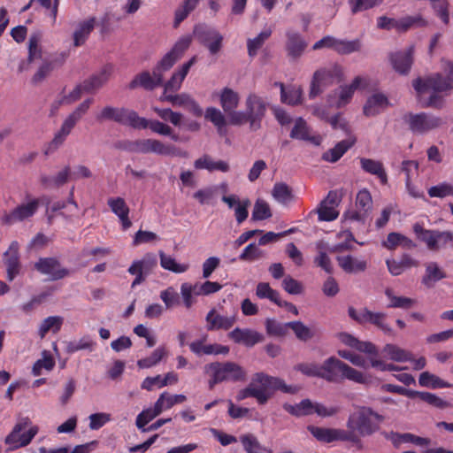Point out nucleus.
I'll list each match as a JSON object with an SVG mask.
<instances>
[{
    "label": "nucleus",
    "mask_w": 453,
    "mask_h": 453,
    "mask_svg": "<svg viewBox=\"0 0 453 453\" xmlns=\"http://www.w3.org/2000/svg\"><path fill=\"white\" fill-rule=\"evenodd\" d=\"M384 417L369 407H360L347 420L348 430L309 426L307 429L319 441H349L357 443L360 437L371 436L380 430Z\"/></svg>",
    "instance_id": "f257e3e1"
},
{
    "label": "nucleus",
    "mask_w": 453,
    "mask_h": 453,
    "mask_svg": "<svg viewBox=\"0 0 453 453\" xmlns=\"http://www.w3.org/2000/svg\"><path fill=\"white\" fill-rule=\"evenodd\" d=\"M413 88L419 96L431 93L425 106L441 108L444 100L439 94L448 95L453 88V81L449 75L444 77L441 73H434L426 79L418 78L413 81Z\"/></svg>",
    "instance_id": "f03ea898"
},
{
    "label": "nucleus",
    "mask_w": 453,
    "mask_h": 453,
    "mask_svg": "<svg viewBox=\"0 0 453 453\" xmlns=\"http://www.w3.org/2000/svg\"><path fill=\"white\" fill-rule=\"evenodd\" d=\"M249 384L257 392V396L254 398L261 405L265 404L276 390L288 394H296L299 390L298 387L287 385L283 380L264 372L255 373Z\"/></svg>",
    "instance_id": "7ed1b4c3"
},
{
    "label": "nucleus",
    "mask_w": 453,
    "mask_h": 453,
    "mask_svg": "<svg viewBox=\"0 0 453 453\" xmlns=\"http://www.w3.org/2000/svg\"><path fill=\"white\" fill-rule=\"evenodd\" d=\"M210 375L208 386L212 389L215 385L224 381H242L246 379V372L239 365L233 362L211 363L204 367Z\"/></svg>",
    "instance_id": "20e7f679"
},
{
    "label": "nucleus",
    "mask_w": 453,
    "mask_h": 453,
    "mask_svg": "<svg viewBox=\"0 0 453 453\" xmlns=\"http://www.w3.org/2000/svg\"><path fill=\"white\" fill-rule=\"evenodd\" d=\"M38 433V426L34 425L28 417H21L5 437L4 443L9 446L8 450L24 448L31 443Z\"/></svg>",
    "instance_id": "39448f33"
},
{
    "label": "nucleus",
    "mask_w": 453,
    "mask_h": 453,
    "mask_svg": "<svg viewBox=\"0 0 453 453\" xmlns=\"http://www.w3.org/2000/svg\"><path fill=\"white\" fill-rule=\"evenodd\" d=\"M342 77V68L337 64H332L327 66L319 68L312 75L310 83L309 97L311 99L316 98L327 88L335 82L340 81Z\"/></svg>",
    "instance_id": "423d86ee"
},
{
    "label": "nucleus",
    "mask_w": 453,
    "mask_h": 453,
    "mask_svg": "<svg viewBox=\"0 0 453 453\" xmlns=\"http://www.w3.org/2000/svg\"><path fill=\"white\" fill-rule=\"evenodd\" d=\"M127 150L135 153H154L165 157H183L188 156L187 152L179 150L171 143H165L157 139H142L129 142Z\"/></svg>",
    "instance_id": "0eeeda50"
},
{
    "label": "nucleus",
    "mask_w": 453,
    "mask_h": 453,
    "mask_svg": "<svg viewBox=\"0 0 453 453\" xmlns=\"http://www.w3.org/2000/svg\"><path fill=\"white\" fill-rule=\"evenodd\" d=\"M403 119L410 130L417 134H426L439 127L442 123L439 117L426 112L408 113Z\"/></svg>",
    "instance_id": "6e6552de"
},
{
    "label": "nucleus",
    "mask_w": 453,
    "mask_h": 453,
    "mask_svg": "<svg viewBox=\"0 0 453 453\" xmlns=\"http://www.w3.org/2000/svg\"><path fill=\"white\" fill-rule=\"evenodd\" d=\"M191 41L189 35L181 36L171 50L163 56L154 69L164 78L165 73L169 71L188 49Z\"/></svg>",
    "instance_id": "1a4fd4ad"
},
{
    "label": "nucleus",
    "mask_w": 453,
    "mask_h": 453,
    "mask_svg": "<svg viewBox=\"0 0 453 453\" xmlns=\"http://www.w3.org/2000/svg\"><path fill=\"white\" fill-rule=\"evenodd\" d=\"M194 35L211 55H216L222 48L223 35L215 28L198 25L194 29Z\"/></svg>",
    "instance_id": "9d476101"
},
{
    "label": "nucleus",
    "mask_w": 453,
    "mask_h": 453,
    "mask_svg": "<svg viewBox=\"0 0 453 453\" xmlns=\"http://www.w3.org/2000/svg\"><path fill=\"white\" fill-rule=\"evenodd\" d=\"M138 117L136 111L127 108L105 106L102 109L97 119L100 120H112L135 129Z\"/></svg>",
    "instance_id": "9b49d317"
},
{
    "label": "nucleus",
    "mask_w": 453,
    "mask_h": 453,
    "mask_svg": "<svg viewBox=\"0 0 453 453\" xmlns=\"http://www.w3.org/2000/svg\"><path fill=\"white\" fill-rule=\"evenodd\" d=\"M245 105L250 115L251 128L257 129L266 111V101L258 95L250 93L246 98Z\"/></svg>",
    "instance_id": "f8f14e48"
},
{
    "label": "nucleus",
    "mask_w": 453,
    "mask_h": 453,
    "mask_svg": "<svg viewBox=\"0 0 453 453\" xmlns=\"http://www.w3.org/2000/svg\"><path fill=\"white\" fill-rule=\"evenodd\" d=\"M364 79L360 76L356 77L349 85L342 86L338 90L334 91L327 96L329 105L341 108L348 104L355 91L360 87Z\"/></svg>",
    "instance_id": "ddd939ff"
},
{
    "label": "nucleus",
    "mask_w": 453,
    "mask_h": 453,
    "mask_svg": "<svg viewBox=\"0 0 453 453\" xmlns=\"http://www.w3.org/2000/svg\"><path fill=\"white\" fill-rule=\"evenodd\" d=\"M35 268L43 275H47L50 280H61L69 275L68 269L63 267L59 261L54 257L40 258Z\"/></svg>",
    "instance_id": "4468645a"
},
{
    "label": "nucleus",
    "mask_w": 453,
    "mask_h": 453,
    "mask_svg": "<svg viewBox=\"0 0 453 453\" xmlns=\"http://www.w3.org/2000/svg\"><path fill=\"white\" fill-rule=\"evenodd\" d=\"M39 201L33 199L26 203H22L8 213H4L2 221L7 225H12L32 217L37 211Z\"/></svg>",
    "instance_id": "2eb2a0df"
},
{
    "label": "nucleus",
    "mask_w": 453,
    "mask_h": 453,
    "mask_svg": "<svg viewBox=\"0 0 453 453\" xmlns=\"http://www.w3.org/2000/svg\"><path fill=\"white\" fill-rule=\"evenodd\" d=\"M196 57L191 58L188 62L180 66L171 76L170 80L164 84L162 95H172L179 91L182 82L189 72L191 66L196 63Z\"/></svg>",
    "instance_id": "dca6fc26"
},
{
    "label": "nucleus",
    "mask_w": 453,
    "mask_h": 453,
    "mask_svg": "<svg viewBox=\"0 0 453 453\" xmlns=\"http://www.w3.org/2000/svg\"><path fill=\"white\" fill-rule=\"evenodd\" d=\"M236 315H222L216 309H211L205 317L208 331L228 330L236 322Z\"/></svg>",
    "instance_id": "f3484780"
},
{
    "label": "nucleus",
    "mask_w": 453,
    "mask_h": 453,
    "mask_svg": "<svg viewBox=\"0 0 453 453\" xmlns=\"http://www.w3.org/2000/svg\"><path fill=\"white\" fill-rule=\"evenodd\" d=\"M19 243L14 241L4 253L3 261L6 267L7 279L10 281H12L19 273Z\"/></svg>",
    "instance_id": "a211bd4d"
},
{
    "label": "nucleus",
    "mask_w": 453,
    "mask_h": 453,
    "mask_svg": "<svg viewBox=\"0 0 453 453\" xmlns=\"http://www.w3.org/2000/svg\"><path fill=\"white\" fill-rule=\"evenodd\" d=\"M228 337L235 343L246 347H253L255 344L263 342L264 336L260 333L250 329L236 327L228 334Z\"/></svg>",
    "instance_id": "6ab92c4d"
},
{
    "label": "nucleus",
    "mask_w": 453,
    "mask_h": 453,
    "mask_svg": "<svg viewBox=\"0 0 453 453\" xmlns=\"http://www.w3.org/2000/svg\"><path fill=\"white\" fill-rule=\"evenodd\" d=\"M413 46H410L405 50L392 53L390 56V61L393 68L401 74L408 73L413 62Z\"/></svg>",
    "instance_id": "aec40b11"
},
{
    "label": "nucleus",
    "mask_w": 453,
    "mask_h": 453,
    "mask_svg": "<svg viewBox=\"0 0 453 453\" xmlns=\"http://www.w3.org/2000/svg\"><path fill=\"white\" fill-rule=\"evenodd\" d=\"M150 128L151 132L159 135L169 136L173 141H178L179 137L173 134V128L159 120L147 119L143 117H138L135 129Z\"/></svg>",
    "instance_id": "412c9836"
},
{
    "label": "nucleus",
    "mask_w": 453,
    "mask_h": 453,
    "mask_svg": "<svg viewBox=\"0 0 453 453\" xmlns=\"http://www.w3.org/2000/svg\"><path fill=\"white\" fill-rule=\"evenodd\" d=\"M164 78L155 69L152 73L150 72H142L137 74L129 83V88L134 89L138 87L146 90H153L155 88L163 83Z\"/></svg>",
    "instance_id": "4be33fe9"
},
{
    "label": "nucleus",
    "mask_w": 453,
    "mask_h": 453,
    "mask_svg": "<svg viewBox=\"0 0 453 453\" xmlns=\"http://www.w3.org/2000/svg\"><path fill=\"white\" fill-rule=\"evenodd\" d=\"M206 337L192 342L189 344L190 350L196 356L203 355H226L229 352L227 346L220 344H206Z\"/></svg>",
    "instance_id": "5701e85b"
},
{
    "label": "nucleus",
    "mask_w": 453,
    "mask_h": 453,
    "mask_svg": "<svg viewBox=\"0 0 453 453\" xmlns=\"http://www.w3.org/2000/svg\"><path fill=\"white\" fill-rule=\"evenodd\" d=\"M359 163L361 169L365 173L376 176L383 185L388 183V174L381 161L368 157H359Z\"/></svg>",
    "instance_id": "b1692460"
},
{
    "label": "nucleus",
    "mask_w": 453,
    "mask_h": 453,
    "mask_svg": "<svg viewBox=\"0 0 453 453\" xmlns=\"http://www.w3.org/2000/svg\"><path fill=\"white\" fill-rule=\"evenodd\" d=\"M197 170H207L209 172L227 173L230 170L228 162L225 160H214L210 155L204 154L194 162Z\"/></svg>",
    "instance_id": "393cba45"
},
{
    "label": "nucleus",
    "mask_w": 453,
    "mask_h": 453,
    "mask_svg": "<svg viewBox=\"0 0 453 453\" xmlns=\"http://www.w3.org/2000/svg\"><path fill=\"white\" fill-rule=\"evenodd\" d=\"M385 437L389 440L396 448L400 447V445L403 443H412L421 447H425L430 444L429 439L419 437L411 433L399 434L390 432L386 434Z\"/></svg>",
    "instance_id": "a878e982"
},
{
    "label": "nucleus",
    "mask_w": 453,
    "mask_h": 453,
    "mask_svg": "<svg viewBox=\"0 0 453 453\" xmlns=\"http://www.w3.org/2000/svg\"><path fill=\"white\" fill-rule=\"evenodd\" d=\"M342 365L343 362L334 357L326 359L321 365V379L328 382L338 381L341 377Z\"/></svg>",
    "instance_id": "bb28decb"
},
{
    "label": "nucleus",
    "mask_w": 453,
    "mask_h": 453,
    "mask_svg": "<svg viewBox=\"0 0 453 453\" xmlns=\"http://www.w3.org/2000/svg\"><path fill=\"white\" fill-rule=\"evenodd\" d=\"M108 205L111 211L119 218L123 230L128 229L132 222L129 219V208L125 200L121 197H111L108 199Z\"/></svg>",
    "instance_id": "cd10ccee"
},
{
    "label": "nucleus",
    "mask_w": 453,
    "mask_h": 453,
    "mask_svg": "<svg viewBox=\"0 0 453 453\" xmlns=\"http://www.w3.org/2000/svg\"><path fill=\"white\" fill-rule=\"evenodd\" d=\"M341 342L367 355H376L377 348L371 342H361L348 333H342L338 336Z\"/></svg>",
    "instance_id": "c85d7f7f"
},
{
    "label": "nucleus",
    "mask_w": 453,
    "mask_h": 453,
    "mask_svg": "<svg viewBox=\"0 0 453 453\" xmlns=\"http://www.w3.org/2000/svg\"><path fill=\"white\" fill-rule=\"evenodd\" d=\"M356 137L350 135L347 139L339 142L334 148L323 154V160L330 163L338 161L356 143Z\"/></svg>",
    "instance_id": "c756f323"
},
{
    "label": "nucleus",
    "mask_w": 453,
    "mask_h": 453,
    "mask_svg": "<svg viewBox=\"0 0 453 453\" xmlns=\"http://www.w3.org/2000/svg\"><path fill=\"white\" fill-rule=\"evenodd\" d=\"M290 137L297 140L309 141L317 146H319L321 142L320 136L310 134V129L305 120L302 118L296 119L294 127L290 133Z\"/></svg>",
    "instance_id": "7c9ffc66"
},
{
    "label": "nucleus",
    "mask_w": 453,
    "mask_h": 453,
    "mask_svg": "<svg viewBox=\"0 0 453 453\" xmlns=\"http://www.w3.org/2000/svg\"><path fill=\"white\" fill-rule=\"evenodd\" d=\"M336 260L339 266L347 273H362L367 268V263L365 260L359 259L351 255L338 256Z\"/></svg>",
    "instance_id": "2f4dec72"
},
{
    "label": "nucleus",
    "mask_w": 453,
    "mask_h": 453,
    "mask_svg": "<svg viewBox=\"0 0 453 453\" xmlns=\"http://www.w3.org/2000/svg\"><path fill=\"white\" fill-rule=\"evenodd\" d=\"M388 105L387 96L381 93H375L368 97L364 106V113L366 116H374L384 111Z\"/></svg>",
    "instance_id": "473e14b6"
},
{
    "label": "nucleus",
    "mask_w": 453,
    "mask_h": 453,
    "mask_svg": "<svg viewBox=\"0 0 453 453\" xmlns=\"http://www.w3.org/2000/svg\"><path fill=\"white\" fill-rule=\"evenodd\" d=\"M96 25V19L95 17H90L78 24L73 33V44L75 47L85 43Z\"/></svg>",
    "instance_id": "72a5a7b5"
},
{
    "label": "nucleus",
    "mask_w": 453,
    "mask_h": 453,
    "mask_svg": "<svg viewBox=\"0 0 453 453\" xmlns=\"http://www.w3.org/2000/svg\"><path fill=\"white\" fill-rule=\"evenodd\" d=\"M178 381V375L173 372L165 374V377L157 375L155 377H147L142 381L141 387L142 389L150 391L154 387L158 388H164L167 385L175 384Z\"/></svg>",
    "instance_id": "f704fd0d"
},
{
    "label": "nucleus",
    "mask_w": 453,
    "mask_h": 453,
    "mask_svg": "<svg viewBox=\"0 0 453 453\" xmlns=\"http://www.w3.org/2000/svg\"><path fill=\"white\" fill-rule=\"evenodd\" d=\"M111 68L110 66L104 67L99 73L92 75L83 81V89L86 93H91L100 88L107 82L110 78Z\"/></svg>",
    "instance_id": "c9c22d12"
},
{
    "label": "nucleus",
    "mask_w": 453,
    "mask_h": 453,
    "mask_svg": "<svg viewBox=\"0 0 453 453\" xmlns=\"http://www.w3.org/2000/svg\"><path fill=\"white\" fill-rule=\"evenodd\" d=\"M287 50L293 58H299L304 51L307 43L302 35L295 31L287 32Z\"/></svg>",
    "instance_id": "e433bc0d"
},
{
    "label": "nucleus",
    "mask_w": 453,
    "mask_h": 453,
    "mask_svg": "<svg viewBox=\"0 0 453 453\" xmlns=\"http://www.w3.org/2000/svg\"><path fill=\"white\" fill-rule=\"evenodd\" d=\"M275 86L280 88V99L284 104L296 105L301 104L303 96V89L300 87L292 86L285 88L281 82H275Z\"/></svg>",
    "instance_id": "4c0bfd02"
},
{
    "label": "nucleus",
    "mask_w": 453,
    "mask_h": 453,
    "mask_svg": "<svg viewBox=\"0 0 453 453\" xmlns=\"http://www.w3.org/2000/svg\"><path fill=\"white\" fill-rule=\"evenodd\" d=\"M204 118L215 126L220 136L226 135V119L225 115L219 109L208 107L205 111Z\"/></svg>",
    "instance_id": "58836bf2"
},
{
    "label": "nucleus",
    "mask_w": 453,
    "mask_h": 453,
    "mask_svg": "<svg viewBox=\"0 0 453 453\" xmlns=\"http://www.w3.org/2000/svg\"><path fill=\"white\" fill-rule=\"evenodd\" d=\"M382 353L387 358L395 362H406L407 360H412L411 352L392 343L386 344L383 347Z\"/></svg>",
    "instance_id": "ea45409f"
},
{
    "label": "nucleus",
    "mask_w": 453,
    "mask_h": 453,
    "mask_svg": "<svg viewBox=\"0 0 453 453\" xmlns=\"http://www.w3.org/2000/svg\"><path fill=\"white\" fill-rule=\"evenodd\" d=\"M336 238L339 240V242L328 249L330 252L341 253L354 250L353 242H355L356 240L353 234L350 231H341L337 234Z\"/></svg>",
    "instance_id": "a19ab883"
},
{
    "label": "nucleus",
    "mask_w": 453,
    "mask_h": 453,
    "mask_svg": "<svg viewBox=\"0 0 453 453\" xmlns=\"http://www.w3.org/2000/svg\"><path fill=\"white\" fill-rule=\"evenodd\" d=\"M239 441L242 442L246 453H272V450L263 446L252 434L241 435Z\"/></svg>",
    "instance_id": "79ce46f5"
},
{
    "label": "nucleus",
    "mask_w": 453,
    "mask_h": 453,
    "mask_svg": "<svg viewBox=\"0 0 453 453\" xmlns=\"http://www.w3.org/2000/svg\"><path fill=\"white\" fill-rule=\"evenodd\" d=\"M446 278V273L435 262H430L426 265V274L422 279V283L427 287H432L434 282H437Z\"/></svg>",
    "instance_id": "37998d69"
},
{
    "label": "nucleus",
    "mask_w": 453,
    "mask_h": 453,
    "mask_svg": "<svg viewBox=\"0 0 453 453\" xmlns=\"http://www.w3.org/2000/svg\"><path fill=\"white\" fill-rule=\"evenodd\" d=\"M220 105L225 112L235 110L239 104V95L229 88H225L219 95Z\"/></svg>",
    "instance_id": "c03bdc74"
},
{
    "label": "nucleus",
    "mask_w": 453,
    "mask_h": 453,
    "mask_svg": "<svg viewBox=\"0 0 453 453\" xmlns=\"http://www.w3.org/2000/svg\"><path fill=\"white\" fill-rule=\"evenodd\" d=\"M64 323V318L61 316H50L44 319L39 326L38 334L41 339L44 338L46 334L52 331L58 333Z\"/></svg>",
    "instance_id": "a18cd8bd"
},
{
    "label": "nucleus",
    "mask_w": 453,
    "mask_h": 453,
    "mask_svg": "<svg viewBox=\"0 0 453 453\" xmlns=\"http://www.w3.org/2000/svg\"><path fill=\"white\" fill-rule=\"evenodd\" d=\"M418 384L424 388H448L451 387V384L441 380L437 375L433 374L429 372H423L420 373L418 378Z\"/></svg>",
    "instance_id": "49530a36"
},
{
    "label": "nucleus",
    "mask_w": 453,
    "mask_h": 453,
    "mask_svg": "<svg viewBox=\"0 0 453 453\" xmlns=\"http://www.w3.org/2000/svg\"><path fill=\"white\" fill-rule=\"evenodd\" d=\"M162 412L160 408L155 403L153 407H150L144 409L141 413H139L136 417L135 425L137 428L142 432L146 433V425L149 424L151 420H153L156 417L160 415Z\"/></svg>",
    "instance_id": "de8ad7c7"
},
{
    "label": "nucleus",
    "mask_w": 453,
    "mask_h": 453,
    "mask_svg": "<svg viewBox=\"0 0 453 453\" xmlns=\"http://www.w3.org/2000/svg\"><path fill=\"white\" fill-rule=\"evenodd\" d=\"M75 125V122L66 117L63 121L59 130L55 134L50 142V148L57 149L60 147L65 142L67 136L71 134Z\"/></svg>",
    "instance_id": "09e8293b"
},
{
    "label": "nucleus",
    "mask_w": 453,
    "mask_h": 453,
    "mask_svg": "<svg viewBox=\"0 0 453 453\" xmlns=\"http://www.w3.org/2000/svg\"><path fill=\"white\" fill-rule=\"evenodd\" d=\"M75 125V122L66 117L63 121L59 130L55 134L50 142V148L57 149L60 147L65 142L67 136L71 134Z\"/></svg>",
    "instance_id": "8fccbe9b"
},
{
    "label": "nucleus",
    "mask_w": 453,
    "mask_h": 453,
    "mask_svg": "<svg viewBox=\"0 0 453 453\" xmlns=\"http://www.w3.org/2000/svg\"><path fill=\"white\" fill-rule=\"evenodd\" d=\"M75 125V122L66 117L63 121L59 130L55 134L50 142V148L57 149L60 147L65 142L67 136L71 134Z\"/></svg>",
    "instance_id": "3c124183"
},
{
    "label": "nucleus",
    "mask_w": 453,
    "mask_h": 453,
    "mask_svg": "<svg viewBox=\"0 0 453 453\" xmlns=\"http://www.w3.org/2000/svg\"><path fill=\"white\" fill-rule=\"evenodd\" d=\"M160 265L165 270L173 272L174 273H183L189 268L188 264L178 263L173 257L159 251Z\"/></svg>",
    "instance_id": "603ef678"
},
{
    "label": "nucleus",
    "mask_w": 453,
    "mask_h": 453,
    "mask_svg": "<svg viewBox=\"0 0 453 453\" xmlns=\"http://www.w3.org/2000/svg\"><path fill=\"white\" fill-rule=\"evenodd\" d=\"M95 342L89 335H84L77 340H73L65 343V350L67 353H75L80 350L88 349L92 351L94 349Z\"/></svg>",
    "instance_id": "864d4df0"
},
{
    "label": "nucleus",
    "mask_w": 453,
    "mask_h": 453,
    "mask_svg": "<svg viewBox=\"0 0 453 453\" xmlns=\"http://www.w3.org/2000/svg\"><path fill=\"white\" fill-rule=\"evenodd\" d=\"M283 409L296 417L308 416L311 415L312 402L304 399L296 404L284 403Z\"/></svg>",
    "instance_id": "5fc2aeb1"
},
{
    "label": "nucleus",
    "mask_w": 453,
    "mask_h": 453,
    "mask_svg": "<svg viewBox=\"0 0 453 453\" xmlns=\"http://www.w3.org/2000/svg\"><path fill=\"white\" fill-rule=\"evenodd\" d=\"M187 397L184 395H170L167 392H163L157 400L156 401L157 405L160 408L161 412L165 410L171 409L177 403H181L186 401Z\"/></svg>",
    "instance_id": "6e6d98bb"
},
{
    "label": "nucleus",
    "mask_w": 453,
    "mask_h": 453,
    "mask_svg": "<svg viewBox=\"0 0 453 453\" xmlns=\"http://www.w3.org/2000/svg\"><path fill=\"white\" fill-rule=\"evenodd\" d=\"M83 93V83L77 85L68 95L62 96L52 104V112L56 111L62 104H70L79 100Z\"/></svg>",
    "instance_id": "4d7b16f0"
},
{
    "label": "nucleus",
    "mask_w": 453,
    "mask_h": 453,
    "mask_svg": "<svg viewBox=\"0 0 453 453\" xmlns=\"http://www.w3.org/2000/svg\"><path fill=\"white\" fill-rule=\"evenodd\" d=\"M273 197L281 204H287L293 199L290 188L283 182L275 183L272 190Z\"/></svg>",
    "instance_id": "13d9d810"
},
{
    "label": "nucleus",
    "mask_w": 453,
    "mask_h": 453,
    "mask_svg": "<svg viewBox=\"0 0 453 453\" xmlns=\"http://www.w3.org/2000/svg\"><path fill=\"white\" fill-rule=\"evenodd\" d=\"M272 29L265 28L259 35L253 38L248 39L247 41V48L248 54L250 57L253 58L257 55V50L263 46L264 42L271 36Z\"/></svg>",
    "instance_id": "bf43d9fd"
},
{
    "label": "nucleus",
    "mask_w": 453,
    "mask_h": 453,
    "mask_svg": "<svg viewBox=\"0 0 453 453\" xmlns=\"http://www.w3.org/2000/svg\"><path fill=\"white\" fill-rule=\"evenodd\" d=\"M341 379H346L359 384H367L369 382L368 377L362 372H359L343 362Z\"/></svg>",
    "instance_id": "052dcab7"
},
{
    "label": "nucleus",
    "mask_w": 453,
    "mask_h": 453,
    "mask_svg": "<svg viewBox=\"0 0 453 453\" xmlns=\"http://www.w3.org/2000/svg\"><path fill=\"white\" fill-rule=\"evenodd\" d=\"M288 325L300 341L307 342L314 336V332L301 321L288 322Z\"/></svg>",
    "instance_id": "680f3d73"
},
{
    "label": "nucleus",
    "mask_w": 453,
    "mask_h": 453,
    "mask_svg": "<svg viewBox=\"0 0 453 453\" xmlns=\"http://www.w3.org/2000/svg\"><path fill=\"white\" fill-rule=\"evenodd\" d=\"M256 295L260 299H269L274 303H280V294L273 289L269 283L260 282L256 288Z\"/></svg>",
    "instance_id": "e2e57ef3"
},
{
    "label": "nucleus",
    "mask_w": 453,
    "mask_h": 453,
    "mask_svg": "<svg viewBox=\"0 0 453 453\" xmlns=\"http://www.w3.org/2000/svg\"><path fill=\"white\" fill-rule=\"evenodd\" d=\"M427 194L430 197L446 198L453 196V184L443 181L428 188Z\"/></svg>",
    "instance_id": "0e129e2a"
},
{
    "label": "nucleus",
    "mask_w": 453,
    "mask_h": 453,
    "mask_svg": "<svg viewBox=\"0 0 453 453\" xmlns=\"http://www.w3.org/2000/svg\"><path fill=\"white\" fill-rule=\"evenodd\" d=\"M318 255L314 259L315 264L330 273L333 270L331 259L326 253V248L323 242H318L316 244Z\"/></svg>",
    "instance_id": "69168bd1"
},
{
    "label": "nucleus",
    "mask_w": 453,
    "mask_h": 453,
    "mask_svg": "<svg viewBox=\"0 0 453 453\" xmlns=\"http://www.w3.org/2000/svg\"><path fill=\"white\" fill-rule=\"evenodd\" d=\"M165 355V349L164 347H158L151 353L150 356L138 360L137 365L140 368H150L157 365Z\"/></svg>",
    "instance_id": "338daca9"
},
{
    "label": "nucleus",
    "mask_w": 453,
    "mask_h": 453,
    "mask_svg": "<svg viewBox=\"0 0 453 453\" xmlns=\"http://www.w3.org/2000/svg\"><path fill=\"white\" fill-rule=\"evenodd\" d=\"M356 205L360 211H364L365 214H368L372 211V198L367 188H363L358 191L356 197Z\"/></svg>",
    "instance_id": "774afa93"
}]
</instances>
